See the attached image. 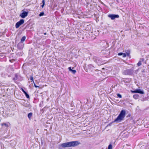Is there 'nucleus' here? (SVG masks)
I'll use <instances>...</instances> for the list:
<instances>
[{
	"label": "nucleus",
	"instance_id": "nucleus-1",
	"mask_svg": "<svg viewBox=\"0 0 149 149\" xmlns=\"http://www.w3.org/2000/svg\"><path fill=\"white\" fill-rule=\"evenodd\" d=\"M80 144L78 141H72L62 143L61 146L63 148L70 147L76 146Z\"/></svg>",
	"mask_w": 149,
	"mask_h": 149
},
{
	"label": "nucleus",
	"instance_id": "nucleus-2",
	"mask_svg": "<svg viewBox=\"0 0 149 149\" xmlns=\"http://www.w3.org/2000/svg\"><path fill=\"white\" fill-rule=\"evenodd\" d=\"M126 111L125 110H122L121 111L117 117L114 120V122H121L125 116Z\"/></svg>",
	"mask_w": 149,
	"mask_h": 149
},
{
	"label": "nucleus",
	"instance_id": "nucleus-3",
	"mask_svg": "<svg viewBox=\"0 0 149 149\" xmlns=\"http://www.w3.org/2000/svg\"><path fill=\"white\" fill-rule=\"evenodd\" d=\"M134 71L133 70L128 69L124 70L123 74L126 75H132Z\"/></svg>",
	"mask_w": 149,
	"mask_h": 149
},
{
	"label": "nucleus",
	"instance_id": "nucleus-4",
	"mask_svg": "<svg viewBox=\"0 0 149 149\" xmlns=\"http://www.w3.org/2000/svg\"><path fill=\"white\" fill-rule=\"evenodd\" d=\"M24 23V20L23 19H21L19 21L17 22L15 24V27L18 28L22 24Z\"/></svg>",
	"mask_w": 149,
	"mask_h": 149
},
{
	"label": "nucleus",
	"instance_id": "nucleus-5",
	"mask_svg": "<svg viewBox=\"0 0 149 149\" xmlns=\"http://www.w3.org/2000/svg\"><path fill=\"white\" fill-rule=\"evenodd\" d=\"M108 16L112 20L114 19L115 18H118L119 17V16L118 15L114 14L109 15H108Z\"/></svg>",
	"mask_w": 149,
	"mask_h": 149
},
{
	"label": "nucleus",
	"instance_id": "nucleus-6",
	"mask_svg": "<svg viewBox=\"0 0 149 149\" xmlns=\"http://www.w3.org/2000/svg\"><path fill=\"white\" fill-rule=\"evenodd\" d=\"M134 93H138L141 94H143L144 92L143 90H141L140 89H136L133 91Z\"/></svg>",
	"mask_w": 149,
	"mask_h": 149
},
{
	"label": "nucleus",
	"instance_id": "nucleus-7",
	"mask_svg": "<svg viewBox=\"0 0 149 149\" xmlns=\"http://www.w3.org/2000/svg\"><path fill=\"white\" fill-rule=\"evenodd\" d=\"M28 14V13L27 12L24 11L21 13L20 16L21 17L24 18L27 16Z\"/></svg>",
	"mask_w": 149,
	"mask_h": 149
},
{
	"label": "nucleus",
	"instance_id": "nucleus-8",
	"mask_svg": "<svg viewBox=\"0 0 149 149\" xmlns=\"http://www.w3.org/2000/svg\"><path fill=\"white\" fill-rule=\"evenodd\" d=\"M139 95L138 94H135L133 95V97L134 98L136 99L139 98Z\"/></svg>",
	"mask_w": 149,
	"mask_h": 149
},
{
	"label": "nucleus",
	"instance_id": "nucleus-9",
	"mask_svg": "<svg viewBox=\"0 0 149 149\" xmlns=\"http://www.w3.org/2000/svg\"><path fill=\"white\" fill-rule=\"evenodd\" d=\"M32 113L31 112L29 113L28 115L29 118L30 120L31 117L32 116Z\"/></svg>",
	"mask_w": 149,
	"mask_h": 149
},
{
	"label": "nucleus",
	"instance_id": "nucleus-10",
	"mask_svg": "<svg viewBox=\"0 0 149 149\" xmlns=\"http://www.w3.org/2000/svg\"><path fill=\"white\" fill-rule=\"evenodd\" d=\"M26 39V37L25 36H23L22 38L21 39V42H22L24 41Z\"/></svg>",
	"mask_w": 149,
	"mask_h": 149
},
{
	"label": "nucleus",
	"instance_id": "nucleus-11",
	"mask_svg": "<svg viewBox=\"0 0 149 149\" xmlns=\"http://www.w3.org/2000/svg\"><path fill=\"white\" fill-rule=\"evenodd\" d=\"M112 147L111 144H110L108 146V149H112Z\"/></svg>",
	"mask_w": 149,
	"mask_h": 149
},
{
	"label": "nucleus",
	"instance_id": "nucleus-12",
	"mask_svg": "<svg viewBox=\"0 0 149 149\" xmlns=\"http://www.w3.org/2000/svg\"><path fill=\"white\" fill-rule=\"evenodd\" d=\"M94 67V66H93V65L91 64H90L88 65V68H89L91 69L93 68Z\"/></svg>",
	"mask_w": 149,
	"mask_h": 149
},
{
	"label": "nucleus",
	"instance_id": "nucleus-13",
	"mask_svg": "<svg viewBox=\"0 0 149 149\" xmlns=\"http://www.w3.org/2000/svg\"><path fill=\"white\" fill-rule=\"evenodd\" d=\"M44 13L43 12H41L40 13V14L39 15V16L40 17V16H42L43 15H44Z\"/></svg>",
	"mask_w": 149,
	"mask_h": 149
},
{
	"label": "nucleus",
	"instance_id": "nucleus-14",
	"mask_svg": "<svg viewBox=\"0 0 149 149\" xmlns=\"http://www.w3.org/2000/svg\"><path fill=\"white\" fill-rule=\"evenodd\" d=\"M137 65L138 66H140L141 65V61H139V62L137 63Z\"/></svg>",
	"mask_w": 149,
	"mask_h": 149
},
{
	"label": "nucleus",
	"instance_id": "nucleus-15",
	"mask_svg": "<svg viewBox=\"0 0 149 149\" xmlns=\"http://www.w3.org/2000/svg\"><path fill=\"white\" fill-rule=\"evenodd\" d=\"M24 94L25 95L27 98H29V95L26 92Z\"/></svg>",
	"mask_w": 149,
	"mask_h": 149
},
{
	"label": "nucleus",
	"instance_id": "nucleus-16",
	"mask_svg": "<svg viewBox=\"0 0 149 149\" xmlns=\"http://www.w3.org/2000/svg\"><path fill=\"white\" fill-rule=\"evenodd\" d=\"M117 95L118 97H119L120 98H121L122 97V96L121 95H120V94L119 93H118L117 94Z\"/></svg>",
	"mask_w": 149,
	"mask_h": 149
},
{
	"label": "nucleus",
	"instance_id": "nucleus-17",
	"mask_svg": "<svg viewBox=\"0 0 149 149\" xmlns=\"http://www.w3.org/2000/svg\"><path fill=\"white\" fill-rule=\"evenodd\" d=\"M71 72L73 74H75L76 73V71L75 70H72Z\"/></svg>",
	"mask_w": 149,
	"mask_h": 149
},
{
	"label": "nucleus",
	"instance_id": "nucleus-18",
	"mask_svg": "<svg viewBox=\"0 0 149 149\" xmlns=\"http://www.w3.org/2000/svg\"><path fill=\"white\" fill-rule=\"evenodd\" d=\"M30 79L33 81V75H31L30 76Z\"/></svg>",
	"mask_w": 149,
	"mask_h": 149
},
{
	"label": "nucleus",
	"instance_id": "nucleus-19",
	"mask_svg": "<svg viewBox=\"0 0 149 149\" xmlns=\"http://www.w3.org/2000/svg\"><path fill=\"white\" fill-rule=\"evenodd\" d=\"M1 125L2 126L5 125L7 127H8V125L6 123H3Z\"/></svg>",
	"mask_w": 149,
	"mask_h": 149
},
{
	"label": "nucleus",
	"instance_id": "nucleus-20",
	"mask_svg": "<svg viewBox=\"0 0 149 149\" xmlns=\"http://www.w3.org/2000/svg\"><path fill=\"white\" fill-rule=\"evenodd\" d=\"M123 57H125L126 56V55L125 53H123V54H122Z\"/></svg>",
	"mask_w": 149,
	"mask_h": 149
},
{
	"label": "nucleus",
	"instance_id": "nucleus-21",
	"mask_svg": "<svg viewBox=\"0 0 149 149\" xmlns=\"http://www.w3.org/2000/svg\"><path fill=\"white\" fill-rule=\"evenodd\" d=\"M123 54V53H119L118 54V56H121L122 55V54Z\"/></svg>",
	"mask_w": 149,
	"mask_h": 149
},
{
	"label": "nucleus",
	"instance_id": "nucleus-22",
	"mask_svg": "<svg viewBox=\"0 0 149 149\" xmlns=\"http://www.w3.org/2000/svg\"><path fill=\"white\" fill-rule=\"evenodd\" d=\"M17 77L16 75H15V78H14L13 79V80H17Z\"/></svg>",
	"mask_w": 149,
	"mask_h": 149
},
{
	"label": "nucleus",
	"instance_id": "nucleus-23",
	"mask_svg": "<svg viewBox=\"0 0 149 149\" xmlns=\"http://www.w3.org/2000/svg\"><path fill=\"white\" fill-rule=\"evenodd\" d=\"M68 69L70 71H72V69H71V67H69L68 68Z\"/></svg>",
	"mask_w": 149,
	"mask_h": 149
},
{
	"label": "nucleus",
	"instance_id": "nucleus-24",
	"mask_svg": "<svg viewBox=\"0 0 149 149\" xmlns=\"http://www.w3.org/2000/svg\"><path fill=\"white\" fill-rule=\"evenodd\" d=\"M22 91L23 92L24 94L25 93H26V92L25 91L23 88H22Z\"/></svg>",
	"mask_w": 149,
	"mask_h": 149
},
{
	"label": "nucleus",
	"instance_id": "nucleus-25",
	"mask_svg": "<svg viewBox=\"0 0 149 149\" xmlns=\"http://www.w3.org/2000/svg\"><path fill=\"white\" fill-rule=\"evenodd\" d=\"M42 4H45V0H43L42 1Z\"/></svg>",
	"mask_w": 149,
	"mask_h": 149
},
{
	"label": "nucleus",
	"instance_id": "nucleus-26",
	"mask_svg": "<svg viewBox=\"0 0 149 149\" xmlns=\"http://www.w3.org/2000/svg\"><path fill=\"white\" fill-rule=\"evenodd\" d=\"M34 86L36 88L38 87V86H36L35 84H34Z\"/></svg>",
	"mask_w": 149,
	"mask_h": 149
},
{
	"label": "nucleus",
	"instance_id": "nucleus-27",
	"mask_svg": "<svg viewBox=\"0 0 149 149\" xmlns=\"http://www.w3.org/2000/svg\"><path fill=\"white\" fill-rule=\"evenodd\" d=\"M44 5L45 4H42V5L41 6L42 8L44 7Z\"/></svg>",
	"mask_w": 149,
	"mask_h": 149
},
{
	"label": "nucleus",
	"instance_id": "nucleus-28",
	"mask_svg": "<svg viewBox=\"0 0 149 149\" xmlns=\"http://www.w3.org/2000/svg\"><path fill=\"white\" fill-rule=\"evenodd\" d=\"M44 34L45 35H46V33H44Z\"/></svg>",
	"mask_w": 149,
	"mask_h": 149
},
{
	"label": "nucleus",
	"instance_id": "nucleus-29",
	"mask_svg": "<svg viewBox=\"0 0 149 149\" xmlns=\"http://www.w3.org/2000/svg\"><path fill=\"white\" fill-rule=\"evenodd\" d=\"M148 45L149 46V44H148Z\"/></svg>",
	"mask_w": 149,
	"mask_h": 149
}]
</instances>
